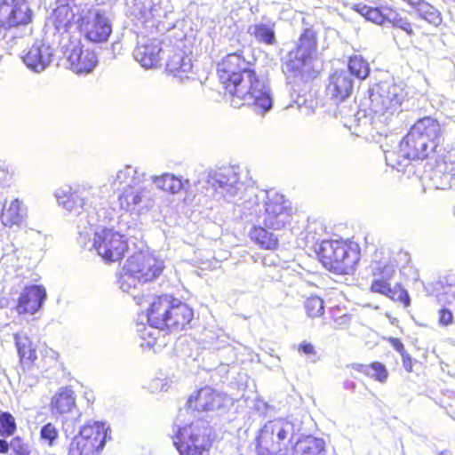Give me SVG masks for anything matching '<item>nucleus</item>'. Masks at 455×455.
<instances>
[{
	"label": "nucleus",
	"mask_w": 455,
	"mask_h": 455,
	"mask_svg": "<svg viewBox=\"0 0 455 455\" xmlns=\"http://www.w3.org/2000/svg\"><path fill=\"white\" fill-rule=\"evenodd\" d=\"M96 188L89 182L60 188L55 191L58 204L78 218L77 242L81 247L96 251L105 261L120 260L128 249L125 236L107 228L111 220L108 210L92 206L96 200Z\"/></svg>",
	"instance_id": "obj_1"
},
{
	"label": "nucleus",
	"mask_w": 455,
	"mask_h": 455,
	"mask_svg": "<svg viewBox=\"0 0 455 455\" xmlns=\"http://www.w3.org/2000/svg\"><path fill=\"white\" fill-rule=\"evenodd\" d=\"M164 268V261L148 251H140L127 259L118 275L119 288L131 294L137 304L149 305L145 318L160 329H180L193 318L192 309L170 295L153 297L136 293L139 285L158 278Z\"/></svg>",
	"instance_id": "obj_2"
},
{
	"label": "nucleus",
	"mask_w": 455,
	"mask_h": 455,
	"mask_svg": "<svg viewBox=\"0 0 455 455\" xmlns=\"http://www.w3.org/2000/svg\"><path fill=\"white\" fill-rule=\"evenodd\" d=\"M242 215L255 218L259 225L279 230L289 225L292 219L291 202L275 191H256L245 194L242 204Z\"/></svg>",
	"instance_id": "obj_3"
},
{
	"label": "nucleus",
	"mask_w": 455,
	"mask_h": 455,
	"mask_svg": "<svg viewBox=\"0 0 455 455\" xmlns=\"http://www.w3.org/2000/svg\"><path fill=\"white\" fill-rule=\"evenodd\" d=\"M407 92L402 84L380 82L373 84L369 90V109L372 114L371 124L379 130L381 125L387 124L392 117L400 112Z\"/></svg>",
	"instance_id": "obj_4"
},
{
	"label": "nucleus",
	"mask_w": 455,
	"mask_h": 455,
	"mask_svg": "<svg viewBox=\"0 0 455 455\" xmlns=\"http://www.w3.org/2000/svg\"><path fill=\"white\" fill-rule=\"evenodd\" d=\"M207 183L213 189L217 200L234 204L242 214V204L245 201V194L251 189H246L237 167L228 166L210 171L207 175Z\"/></svg>",
	"instance_id": "obj_5"
},
{
	"label": "nucleus",
	"mask_w": 455,
	"mask_h": 455,
	"mask_svg": "<svg viewBox=\"0 0 455 455\" xmlns=\"http://www.w3.org/2000/svg\"><path fill=\"white\" fill-rule=\"evenodd\" d=\"M241 85L236 87L232 94V105L235 108H239L241 105H250L259 114L270 110L273 99L266 79L256 76L254 71L244 73Z\"/></svg>",
	"instance_id": "obj_6"
},
{
	"label": "nucleus",
	"mask_w": 455,
	"mask_h": 455,
	"mask_svg": "<svg viewBox=\"0 0 455 455\" xmlns=\"http://www.w3.org/2000/svg\"><path fill=\"white\" fill-rule=\"evenodd\" d=\"M323 266L339 275L350 274L360 258L356 244L338 240H324L317 252Z\"/></svg>",
	"instance_id": "obj_7"
},
{
	"label": "nucleus",
	"mask_w": 455,
	"mask_h": 455,
	"mask_svg": "<svg viewBox=\"0 0 455 455\" xmlns=\"http://www.w3.org/2000/svg\"><path fill=\"white\" fill-rule=\"evenodd\" d=\"M316 34L306 28L299 38L294 50L291 51L283 64V71L288 77L311 75L314 72V55L316 52Z\"/></svg>",
	"instance_id": "obj_8"
},
{
	"label": "nucleus",
	"mask_w": 455,
	"mask_h": 455,
	"mask_svg": "<svg viewBox=\"0 0 455 455\" xmlns=\"http://www.w3.org/2000/svg\"><path fill=\"white\" fill-rule=\"evenodd\" d=\"M212 428L209 423L197 419L179 427L173 437V444L180 455H207L212 446Z\"/></svg>",
	"instance_id": "obj_9"
},
{
	"label": "nucleus",
	"mask_w": 455,
	"mask_h": 455,
	"mask_svg": "<svg viewBox=\"0 0 455 455\" xmlns=\"http://www.w3.org/2000/svg\"><path fill=\"white\" fill-rule=\"evenodd\" d=\"M294 431V425L285 419H275L267 422L258 436L259 454L284 455Z\"/></svg>",
	"instance_id": "obj_10"
},
{
	"label": "nucleus",
	"mask_w": 455,
	"mask_h": 455,
	"mask_svg": "<svg viewBox=\"0 0 455 455\" xmlns=\"http://www.w3.org/2000/svg\"><path fill=\"white\" fill-rule=\"evenodd\" d=\"M412 131L405 135L399 142L398 151L384 149L385 159L387 165L397 171H403L411 160L425 159L434 151L422 137H412Z\"/></svg>",
	"instance_id": "obj_11"
},
{
	"label": "nucleus",
	"mask_w": 455,
	"mask_h": 455,
	"mask_svg": "<svg viewBox=\"0 0 455 455\" xmlns=\"http://www.w3.org/2000/svg\"><path fill=\"white\" fill-rule=\"evenodd\" d=\"M108 430L103 422L84 425L71 441L68 455H99L105 446Z\"/></svg>",
	"instance_id": "obj_12"
},
{
	"label": "nucleus",
	"mask_w": 455,
	"mask_h": 455,
	"mask_svg": "<svg viewBox=\"0 0 455 455\" xmlns=\"http://www.w3.org/2000/svg\"><path fill=\"white\" fill-rule=\"evenodd\" d=\"M118 203L120 208L125 212L141 214L154 207L156 196L151 188L141 186L140 182H138L124 188L118 196Z\"/></svg>",
	"instance_id": "obj_13"
},
{
	"label": "nucleus",
	"mask_w": 455,
	"mask_h": 455,
	"mask_svg": "<svg viewBox=\"0 0 455 455\" xmlns=\"http://www.w3.org/2000/svg\"><path fill=\"white\" fill-rule=\"evenodd\" d=\"M78 21L81 32L91 42H106L111 35V21L106 13L98 8L87 10Z\"/></svg>",
	"instance_id": "obj_14"
},
{
	"label": "nucleus",
	"mask_w": 455,
	"mask_h": 455,
	"mask_svg": "<svg viewBox=\"0 0 455 455\" xmlns=\"http://www.w3.org/2000/svg\"><path fill=\"white\" fill-rule=\"evenodd\" d=\"M218 75L220 81L225 84L227 91L232 95L235 89L241 85L244 73H252L249 63L241 55L232 53L226 56L218 64Z\"/></svg>",
	"instance_id": "obj_15"
},
{
	"label": "nucleus",
	"mask_w": 455,
	"mask_h": 455,
	"mask_svg": "<svg viewBox=\"0 0 455 455\" xmlns=\"http://www.w3.org/2000/svg\"><path fill=\"white\" fill-rule=\"evenodd\" d=\"M54 50L44 40H36L24 50L21 60L26 67L36 74L44 71L52 62Z\"/></svg>",
	"instance_id": "obj_16"
},
{
	"label": "nucleus",
	"mask_w": 455,
	"mask_h": 455,
	"mask_svg": "<svg viewBox=\"0 0 455 455\" xmlns=\"http://www.w3.org/2000/svg\"><path fill=\"white\" fill-rule=\"evenodd\" d=\"M28 217V209L23 201L19 198L4 201L0 212L1 223L4 227L9 228L23 227L28 234L29 230H33L26 225Z\"/></svg>",
	"instance_id": "obj_17"
},
{
	"label": "nucleus",
	"mask_w": 455,
	"mask_h": 455,
	"mask_svg": "<svg viewBox=\"0 0 455 455\" xmlns=\"http://www.w3.org/2000/svg\"><path fill=\"white\" fill-rule=\"evenodd\" d=\"M71 46L66 52L70 68L76 74L92 72L98 63L95 52L90 50H83L80 43H71Z\"/></svg>",
	"instance_id": "obj_18"
},
{
	"label": "nucleus",
	"mask_w": 455,
	"mask_h": 455,
	"mask_svg": "<svg viewBox=\"0 0 455 455\" xmlns=\"http://www.w3.org/2000/svg\"><path fill=\"white\" fill-rule=\"evenodd\" d=\"M354 89V78L349 71L336 70L329 77L327 92L338 103L349 98Z\"/></svg>",
	"instance_id": "obj_19"
},
{
	"label": "nucleus",
	"mask_w": 455,
	"mask_h": 455,
	"mask_svg": "<svg viewBox=\"0 0 455 455\" xmlns=\"http://www.w3.org/2000/svg\"><path fill=\"white\" fill-rule=\"evenodd\" d=\"M144 176V173L140 174L136 167L127 164L117 170L114 175H111L108 178L107 184L103 185L100 188L96 187L94 188L97 189L96 192L98 190H101L102 192L111 191L115 193L120 189L124 190V188L129 184L135 185L138 182H140L141 178Z\"/></svg>",
	"instance_id": "obj_20"
},
{
	"label": "nucleus",
	"mask_w": 455,
	"mask_h": 455,
	"mask_svg": "<svg viewBox=\"0 0 455 455\" xmlns=\"http://www.w3.org/2000/svg\"><path fill=\"white\" fill-rule=\"evenodd\" d=\"M161 43L157 39L141 38L133 51V57L143 68L155 67L161 60Z\"/></svg>",
	"instance_id": "obj_21"
},
{
	"label": "nucleus",
	"mask_w": 455,
	"mask_h": 455,
	"mask_svg": "<svg viewBox=\"0 0 455 455\" xmlns=\"http://www.w3.org/2000/svg\"><path fill=\"white\" fill-rule=\"evenodd\" d=\"M225 395L212 387H205L190 395L188 405L196 411H213L222 406Z\"/></svg>",
	"instance_id": "obj_22"
},
{
	"label": "nucleus",
	"mask_w": 455,
	"mask_h": 455,
	"mask_svg": "<svg viewBox=\"0 0 455 455\" xmlns=\"http://www.w3.org/2000/svg\"><path fill=\"white\" fill-rule=\"evenodd\" d=\"M46 299V291L43 286L30 285L25 287L20 295L17 312L22 314H36L43 306Z\"/></svg>",
	"instance_id": "obj_23"
},
{
	"label": "nucleus",
	"mask_w": 455,
	"mask_h": 455,
	"mask_svg": "<svg viewBox=\"0 0 455 455\" xmlns=\"http://www.w3.org/2000/svg\"><path fill=\"white\" fill-rule=\"evenodd\" d=\"M411 131H412V137H422V140L434 150L440 144L443 138L440 124L431 117L419 119L411 128Z\"/></svg>",
	"instance_id": "obj_24"
},
{
	"label": "nucleus",
	"mask_w": 455,
	"mask_h": 455,
	"mask_svg": "<svg viewBox=\"0 0 455 455\" xmlns=\"http://www.w3.org/2000/svg\"><path fill=\"white\" fill-rule=\"evenodd\" d=\"M247 33L259 44L275 45L277 43L275 37V23L270 20H262L249 25Z\"/></svg>",
	"instance_id": "obj_25"
},
{
	"label": "nucleus",
	"mask_w": 455,
	"mask_h": 455,
	"mask_svg": "<svg viewBox=\"0 0 455 455\" xmlns=\"http://www.w3.org/2000/svg\"><path fill=\"white\" fill-rule=\"evenodd\" d=\"M192 68L191 58L186 56L181 51L175 52L166 64L167 71L180 82L192 78L190 76Z\"/></svg>",
	"instance_id": "obj_26"
},
{
	"label": "nucleus",
	"mask_w": 455,
	"mask_h": 455,
	"mask_svg": "<svg viewBox=\"0 0 455 455\" xmlns=\"http://www.w3.org/2000/svg\"><path fill=\"white\" fill-rule=\"evenodd\" d=\"M76 405L74 391L68 387H61L52 396L50 408L53 415L68 413Z\"/></svg>",
	"instance_id": "obj_27"
},
{
	"label": "nucleus",
	"mask_w": 455,
	"mask_h": 455,
	"mask_svg": "<svg viewBox=\"0 0 455 455\" xmlns=\"http://www.w3.org/2000/svg\"><path fill=\"white\" fill-rule=\"evenodd\" d=\"M164 329L156 328L152 324L145 325L138 323L137 331L140 333L141 339V347L156 349L164 346V335L163 334Z\"/></svg>",
	"instance_id": "obj_28"
},
{
	"label": "nucleus",
	"mask_w": 455,
	"mask_h": 455,
	"mask_svg": "<svg viewBox=\"0 0 455 455\" xmlns=\"http://www.w3.org/2000/svg\"><path fill=\"white\" fill-rule=\"evenodd\" d=\"M453 172L454 166L452 164H448L445 162L438 164L431 178L435 188L442 190L451 188L455 179Z\"/></svg>",
	"instance_id": "obj_29"
},
{
	"label": "nucleus",
	"mask_w": 455,
	"mask_h": 455,
	"mask_svg": "<svg viewBox=\"0 0 455 455\" xmlns=\"http://www.w3.org/2000/svg\"><path fill=\"white\" fill-rule=\"evenodd\" d=\"M297 455H326L325 442L322 438L307 436L295 445Z\"/></svg>",
	"instance_id": "obj_30"
},
{
	"label": "nucleus",
	"mask_w": 455,
	"mask_h": 455,
	"mask_svg": "<svg viewBox=\"0 0 455 455\" xmlns=\"http://www.w3.org/2000/svg\"><path fill=\"white\" fill-rule=\"evenodd\" d=\"M263 225H258L251 228L250 237L261 248L267 250H275L278 246L277 236L266 229Z\"/></svg>",
	"instance_id": "obj_31"
},
{
	"label": "nucleus",
	"mask_w": 455,
	"mask_h": 455,
	"mask_svg": "<svg viewBox=\"0 0 455 455\" xmlns=\"http://www.w3.org/2000/svg\"><path fill=\"white\" fill-rule=\"evenodd\" d=\"M203 340L208 348L220 349L229 345L230 338L221 328L212 327L204 329Z\"/></svg>",
	"instance_id": "obj_32"
},
{
	"label": "nucleus",
	"mask_w": 455,
	"mask_h": 455,
	"mask_svg": "<svg viewBox=\"0 0 455 455\" xmlns=\"http://www.w3.org/2000/svg\"><path fill=\"white\" fill-rule=\"evenodd\" d=\"M152 181L158 188L172 195L178 194L184 188L185 183H188V180L183 181L181 178L172 173L154 176Z\"/></svg>",
	"instance_id": "obj_33"
},
{
	"label": "nucleus",
	"mask_w": 455,
	"mask_h": 455,
	"mask_svg": "<svg viewBox=\"0 0 455 455\" xmlns=\"http://www.w3.org/2000/svg\"><path fill=\"white\" fill-rule=\"evenodd\" d=\"M352 368L355 371L362 372L380 383H385L388 377V371L386 366L379 362H374L370 364L355 363L352 365Z\"/></svg>",
	"instance_id": "obj_34"
},
{
	"label": "nucleus",
	"mask_w": 455,
	"mask_h": 455,
	"mask_svg": "<svg viewBox=\"0 0 455 455\" xmlns=\"http://www.w3.org/2000/svg\"><path fill=\"white\" fill-rule=\"evenodd\" d=\"M73 12L68 6L61 5L54 11L53 25L59 33L68 32L72 26Z\"/></svg>",
	"instance_id": "obj_35"
},
{
	"label": "nucleus",
	"mask_w": 455,
	"mask_h": 455,
	"mask_svg": "<svg viewBox=\"0 0 455 455\" xmlns=\"http://www.w3.org/2000/svg\"><path fill=\"white\" fill-rule=\"evenodd\" d=\"M413 6L416 7V10L420 18L428 23L433 24L434 26H438L441 24V14L439 11L433 5L423 0H419V3L415 4Z\"/></svg>",
	"instance_id": "obj_36"
},
{
	"label": "nucleus",
	"mask_w": 455,
	"mask_h": 455,
	"mask_svg": "<svg viewBox=\"0 0 455 455\" xmlns=\"http://www.w3.org/2000/svg\"><path fill=\"white\" fill-rule=\"evenodd\" d=\"M14 340L20 360L33 361L36 358L35 349L30 339L22 334H15Z\"/></svg>",
	"instance_id": "obj_37"
},
{
	"label": "nucleus",
	"mask_w": 455,
	"mask_h": 455,
	"mask_svg": "<svg viewBox=\"0 0 455 455\" xmlns=\"http://www.w3.org/2000/svg\"><path fill=\"white\" fill-rule=\"evenodd\" d=\"M347 71L359 79H364L369 76L370 67L368 62L363 57L355 55L350 57L347 66Z\"/></svg>",
	"instance_id": "obj_38"
},
{
	"label": "nucleus",
	"mask_w": 455,
	"mask_h": 455,
	"mask_svg": "<svg viewBox=\"0 0 455 455\" xmlns=\"http://www.w3.org/2000/svg\"><path fill=\"white\" fill-rule=\"evenodd\" d=\"M353 9L360 13L363 17H364L367 20H370L373 23L383 25L384 24V18H383V12L384 7L379 8H374L370 7L365 4H355Z\"/></svg>",
	"instance_id": "obj_39"
},
{
	"label": "nucleus",
	"mask_w": 455,
	"mask_h": 455,
	"mask_svg": "<svg viewBox=\"0 0 455 455\" xmlns=\"http://www.w3.org/2000/svg\"><path fill=\"white\" fill-rule=\"evenodd\" d=\"M305 309L309 317H319L324 313L323 300L317 296H312L305 301Z\"/></svg>",
	"instance_id": "obj_40"
},
{
	"label": "nucleus",
	"mask_w": 455,
	"mask_h": 455,
	"mask_svg": "<svg viewBox=\"0 0 455 455\" xmlns=\"http://www.w3.org/2000/svg\"><path fill=\"white\" fill-rule=\"evenodd\" d=\"M16 430L13 416L9 412L0 411V436H11Z\"/></svg>",
	"instance_id": "obj_41"
},
{
	"label": "nucleus",
	"mask_w": 455,
	"mask_h": 455,
	"mask_svg": "<svg viewBox=\"0 0 455 455\" xmlns=\"http://www.w3.org/2000/svg\"><path fill=\"white\" fill-rule=\"evenodd\" d=\"M440 284L443 288V292L439 293L437 298L440 303L451 305L455 299V291L452 282L450 283L447 278L440 281Z\"/></svg>",
	"instance_id": "obj_42"
},
{
	"label": "nucleus",
	"mask_w": 455,
	"mask_h": 455,
	"mask_svg": "<svg viewBox=\"0 0 455 455\" xmlns=\"http://www.w3.org/2000/svg\"><path fill=\"white\" fill-rule=\"evenodd\" d=\"M387 297L395 301L403 303L404 307H408L411 302L408 291L403 289L399 284H396L393 288L391 287V292H389Z\"/></svg>",
	"instance_id": "obj_43"
},
{
	"label": "nucleus",
	"mask_w": 455,
	"mask_h": 455,
	"mask_svg": "<svg viewBox=\"0 0 455 455\" xmlns=\"http://www.w3.org/2000/svg\"><path fill=\"white\" fill-rule=\"evenodd\" d=\"M40 436L48 445H52L54 440L58 437V430L53 424L47 423L42 427Z\"/></svg>",
	"instance_id": "obj_44"
},
{
	"label": "nucleus",
	"mask_w": 455,
	"mask_h": 455,
	"mask_svg": "<svg viewBox=\"0 0 455 455\" xmlns=\"http://www.w3.org/2000/svg\"><path fill=\"white\" fill-rule=\"evenodd\" d=\"M135 8L140 10L141 17L145 20H148L151 17H154V9L150 0H137Z\"/></svg>",
	"instance_id": "obj_45"
},
{
	"label": "nucleus",
	"mask_w": 455,
	"mask_h": 455,
	"mask_svg": "<svg viewBox=\"0 0 455 455\" xmlns=\"http://www.w3.org/2000/svg\"><path fill=\"white\" fill-rule=\"evenodd\" d=\"M371 289L374 292L387 296L391 292V286L388 282L384 279L376 278L373 280Z\"/></svg>",
	"instance_id": "obj_46"
},
{
	"label": "nucleus",
	"mask_w": 455,
	"mask_h": 455,
	"mask_svg": "<svg viewBox=\"0 0 455 455\" xmlns=\"http://www.w3.org/2000/svg\"><path fill=\"white\" fill-rule=\"evenodd\" d=\"M12 449L17 455H29L28 446L20 437L11 440L9 449Z\"/></svg>",
	"instance_id": "obj_47"
},
{
	"label": "nucleus",
	"mask_w": 455,
	"mask_h": 455,
	"mask_svg": "<svg viewBox=\"0 0 455 455\" xmlns=\"http://www.w3.org/2000/svg\"><path fill=\"white\" fill-rule=\"evenodd\" d=\"M395 267L393 265H385L383 267L375 268L374 275H379V279H384L388 282L395 274Z\"/></svg>",
	"instance_id": "obj_48"
},
{
	"label": "nucleus",
	"mask_w": 455,
	"mask_h": 455,
	"mask_svg": "<svg viewBox=\"0 0 455 455\" xmlns=\"http://www.w3.org/2000/svg\"><path fill=\"white\" fill-rule=\"evenodd\" d=\"M453 320V314L452 312L448 308H442L439 311V324L443 326H446L448 324H451Z\"/></svg>",
	"instance_id": "obj_49"
},
{
	"label": "nucleus",
	"mask_w": 455,
	"mask_h": 455,
	"mask_svg": "<svg viewBox=\"0 0 455 455\" xmlns=\"http://www.w3.org/2000/svg\"><path fill=\"white\" fill-rule=\"evenodd\" d=\"M399 14L393 9L389 7H384L383 12V18H384V24L388 23L391 26L394 25V23L399 18Z\"/></svg>",
	"instance_id": "obj_50"
},
{
	"label": "nucleus",
	"mask_w": 455,
	"mask_h": 455,
	"mask_svg": "<svg viewBox=\"0 0 455 455\" xmlns=\"http://www.w3.org/2000/svg\"><path fill=\"white\" fill-rule=\"evenodd\" d=\"M393 27L401 28L402 30L405 31L408 35H411L412 33V28L411 23L402 17H399L397 19V20L394 23Z\"/></svg>",
	"instance_id": "obj_51"
},
{
	"label": "nucleus",
	"mask_w": 455,
	"mask_h": 455,
	"mask_svg": "<svg viewBox=\"0 0 455 455\" xmlns=\"http://www.w3.org/2000/svg\"><path fill=\"white\" fill-rule=\"evenodd\" d=\"M298 350L299 353L305 354V355H313L315 354V347L311 343L308 342H302L299 345Z\"/></svg>",
	"instance_id": "obj_52"
},
{
	"label": "nucleus",
	"mask_w": 455,
	"mask_h": 455,
	"mask_svg": "<svg viewBox=\"0 0 455 455\" xmlns=\"http://www.w3.org/2000/svg\"><path fill=\"white\" fill-rule=\"evenodd\" d=\"M11 179V174L4 164H0V184L7 183Z\"/></svg>",
	"instance_id": "obj_53"
},
{
	"label": "nucleus",
	"mask_w": 455,
	"mask_h": 455,
	"mask_svg": "<svg viewBox=\"0 0 455 455\" xmlns=\"http://www.w3.org/2000/svg\"><path fill=\"white\" fill-rule=\"evenodd\" d=\"M389 343L391 344V346L400 354L402 355L403 353L406 352L405 348H404V346L403 344L402 343V341L397 339V338H390L389 339Z\"/></svg>",
	"instance_id": "obj_54"
},
{
	"label": "nucleus",
	"mask_w": 455,
	"mask_h": 455,
	"mask_svg": "<svg viewBox=\"0 0 455 455\" xmlns=\"http://www.w3.org/2000/svg\"><path fill=\"white\" fill-rule=\"evenodd\" d=\"M401 356L403 359V365L404 369L407 371H412V362H411V358L409 355V354L407 352H404L401 355Z\"/></svg>",
	"instance_id": "obj_55"
},
{
	"label": "nucleus",
	"mask_w": 455,
	"mask_h": 455,
	"mask_svg": "<svg viewBox=\"0 0 455 455\" xmlns=\"http://www.w3.org/2000/svg\"><path fill=\"white\" fill-rule=\"evenodd\" d=\"M349 316L348 315H342L337 319H335V323L337 324V326H339V328L341 329H345L348 326L349 324Z\"/></svg>",
	"instance_id": "obj_56"
},
{
	"label": "nucleus",
	"mask_w": 455,
	"mask_h": 455,
	"mask_svg": "<svg viewBox=\"0 0 455 455\" xmlns=\"http://www.w3.org/2000/svg\"><path fill=\"white\" fill-rule=\"evenodd\" d=\"M262 264L265 267H275V259L271 256L264 257L262 259Z\"/></svg>",
	"instance_id": "obj_57"
},
{
	"label": "nucleus",
	"mask_w": 455,
	"mask_h": 455,
	"mask_svg": "<svg viewBox=\"0 0 455 455\" xmlns=\"http://www.w3.org/2000/svg\"><path fill=\"white\" fill-rule=\"evenodd\" d=\"M8 451L9 443L4 440L0 439V453H6Z\"/></svg>",
	"instance_id": "obj_58"
},
{
	"label": "nucleus",
	"mask_w": 455,
	"mask_h": 455,
	"mask_svg": "<svg viewBox=\"0 0 455 455\" xmlns=\"http://www.w3.org/2000/svg\"><path fill=\"white\" fill-rule=\"evenodd\" d=\"M77 0H58V2L64 6H68L71 3H76Z\"/></svg>",
	"instance_id": "obj_59"
},
{
	"label": "nucleus",
	"mask_w": 455,
	"mask_h": 455,
	"mask_svg": "<svg viewBox=\"0 0 455 455\" xmlns=\"http://www.w3.org/2000/svg\"><path fill=\"white\" fill-rule=\"evenodd\" d=\"M275 360L277 361V363L280 362V358L279 357H275Z\"/></svg>",
	"instance_id": "obj_60"
},
{
	"label": "nucleus",
	"mask_w": 455,
	"mask_h": 455,
	"mask_svg": "<svg viewBox=\"0 0 455 455\" xmlns=\"http://www.w3.org/2000/svg\"><path fill=\"white\" fill-rule=\"evenodd\" d=\"M348 387H354V383L348 384Z\"/></svg>",
	"instance_id": "obj_61"
},
{
	"label": "nucleus",
	"mask_w": 455,
	"mask_h": 455,
	"mask_svg": "<svg viewBox=\"0 0 455 455\" xmlns=\"http://www.w3.org/2000/svg\"><path fill=\"white\" fill-rule=\"evenodd\" d=\"M348 387H354V383L348 384Z\"/></svg>",
	"instance_id": "obj_62"
},
{
	"label": "nucleus",
	"mask_w": 455,
	"mask_h": 455,
	"mask_svg": "<svg viewBox=\"0 0 455 455\" xmlns=\"http://www.w3.org/2000/svg\"><path fill=\"white\" fill-rule=\"evenodd\" d=\"M441 455H443V453Z\"/></svg>",
	"instance_id": "obj_63"
}]
</instances>
